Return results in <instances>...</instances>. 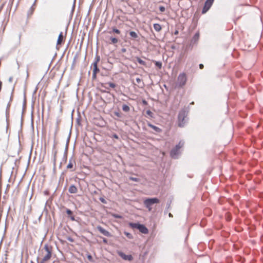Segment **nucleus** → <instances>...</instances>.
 Segmentation results:
<instances>
[{
  "label": "nucleus",
  "mask_w": 263,
  "mask_h": 263,
  "mask_svg": "<svg viewBox=\"0 0 263 263\" xmlns=\"http://www.w3.org/2000/svg\"><path fill=\"white\" fill-rule=\"evenodd\" d=\"M108 33L110 34L113 33H116L117 34H120L121 33V31L115 27L112 28L111 30L108 31Z\"/></svg>",
  "instance_id": "nucleus-17"
},
{
  "label": "nucleus",
  "mask_w": 263,
  "mask_h": 263,
  "mask_svg": "<svg viewBox=\"0 0 263 263\" xmlns=\"http://www.w3.org/2000/svg\"><path fill=\"white\" fill-rule=\"evenodd\" d=\"M100 238H102L103 239V242L105 243V244H107V242H108V240L106 238H104V237H100Z\"/></svg>",
  "instance_id": "nucleus-35"
},
{
  "label": "nucleus",
  "mask_w": 263,
  "mask_h": 263,
  "mask_svg": "<svg viewBox=\"0 0 263 263\" xmlns=\"http://www.w3.org/2000/svg\"><path fill=\"white\" fill-rule=\"evenodd\" d=\"M147 125L148 127H149L152 128L153 129H154V131L157 133H159L162 132V129L161 128H160L159 127H158L155 125H153L152 124H151L150 123H148L147 124Z\"/></svg>",
  "instance_id": "nucleus-12"
},
{
  "label": "nucleus",
  "mask_w": 263,
  "mask_h": 263,
  "mask_svg": "<svg viewBox=\"0 0 263 263\" xmlns=\"http://www.w3.org/2000/svg\"><path fill=\"white\" fill-rule=\"evenodd\" d=\"M109 39L110 40V42H109L108 43L110 44H117V43H118L119 42V39L116 37H114V36H110L109 37Z\"/></svg>",
  "instance_id": "nucleus-15"
},
{
  "label": "nucleus",
  "mask_w": 263,
  "mask_h": 263,
  "mask_svg": "<svg viewBox=\"0 0 263 263\" xmlns=\"http://www.w3.org/2000/svg\"><path fill=\"white\" fill-rule=\"evenodd\" d=\"M52 247L48 244L44 245L43 249L45 250V254L42 259L43 261H47L50 259L52 256Z\"/></svg>",
  "instance_id": "nucleus-2"
},
{
  "label": "nucleus",
  "mask_w": 263,
  "mask_h": 263,
  "mask_svg": "<svg viewBox=\"0 0 263 263\" xmlns=\"http://www.w3.org/2000/svg\"><path fill=\"white\" fill-rule=\"evenodd\" d=\"M97 229L101 234H102L104 236H107V237H111V234H110V233L108 231H107V230H105L101 226H98L97 227Z\"/></svg>",
  "instance_id": "nucleus-10"
},
{
  "label": "nucleus",
  "mask_w": 263,
  "mask_h": 263,
  "mask_svg": "<svg viewBox=\"0 0 263 263\" xmlns=\"http://www.w3.org/2000/svg\"><path fill=\"white\" fill-rule=\"evenodd\" d=\"M118 254L124 260L132 261L133 259V257L132 255H126L121 251H119Z\"/></svg>",
  "instance_id": "nucleus-9"
},
{
  "label": "nucleus",
  "mask_w": 263,
  "mask_h": 263,
  "mask_svg": "<svg viewBox=\"0 0 263 263\" xmlns=\"http://www.w3.org/2000/svg\"><path fill=\"white\" fill-rule=\"evenodd\" d=\"M67 169L70 170L71 171H74L76 169V162L75 159L72 157L69 160L66 167Z\"/></svg>",
  "instance_id": "nucleus-6"
},
{
  "label": "nucleus",
  "mask_w": 263,
  "mask_h": 263,
  "mask_svg": "<svg viewBox=\"0 0 263 263\" xmlns=\"http://www.w3.org/2000/svg\"><path fill=\"white\" fill-rule=\"evenodd\" d=\"M114 216H115V217H116V218H121V216H119V215H115Z\"/></svg>",
  "instance_id": "nucleus-45"
},
{
  "label": "nucleus",
  "mask_w": 263,
  "mask_h": 263,
  "mask_svg": "<svg viewBox=\"0 0 263 263\" xmlns=\"http://www.w3.org/2000/svg\"><path fill=\"white\" fill-rule=\"evenodd\" d=\"M57 151H55L54 153L53 158V165L54 167H55L56 165V155H57Z\"/></svg>",
  "instance_id": "nucleus-27"
},
{
  "label": "nucleus",
  "mask_w": 263,
  "mask_h": 263,
  "mask_svg": "<svg viewBox=\"0 0 263 263\" xmlns=\"http://www.w3.org/2000/svg\"><path fill=\"white\" fill-rule=\"evenodd\" d=\"M139 231L143 234H146L148 233L147 228L143 224H141L139 228Z\"/></svg>",
  "instance_id": "nucleus-13"
},
{
  "label": "nucleus",
  "mask_w": 263,
  "mask_h": 263,
  "mask_svg": "<svg viewBox=\"0 0 263 263\" xmlns=\"http://www.w3.org/2000/svg\"><path fill=\"white\" fill-rule=\"evenodd\" d=\"M93 68V73H97L100 71V69L98 67V65L96 63H92Z\"/></svg>",
  "instance_id": "nucleus-23"
},
{
  "label": "nucleus",
  "mask_w": 263,
  "mask_h": 263,
  "mask_svg": "<svg viewBox=\"0 0 263 263\" xmlns=\"http://www.w3.org/2000/svg\"><path fill=\"white\" fill-rule=\"evenodd\" d=\"M68 240H69V241H73L72 239V238H69L68 239Z\"/></svg>",
  "instance_id": "nucleus-49"
},
{
  "label": "nucleus",
  "mask_w": 263,
  "mask_h": 263,
  "mask_svg": "<svg viewBox=\"0 0 263 263\" xmlns=\"http://www.w3.org/2000/svg\"><path fill=\"white\" fill-rule=\"evenodd\" d=\"M12 95H11V96L10 97V101L7 104V108H6V115L7 118L8 117L9 114V109H10V107L11 105V102L12 101Z\"/></svg>",
  "instance_id": "nucleus-16"
},
{
  "label": "nucleus",
  "mask_w": 263,
  "mask_h": 263,
  "mask_svg": "<svg viewBox=\"0 0 263 263\" xmlns=\"http://www.w3.org/2000/svg\"><path fill=\"white\" fill-rule=\"evenodd\" d=\"M170 204H167V208L168 209V208H170Z\"/></svg>",
  "instance_id": "nucleus-50"
},
{
  "label": "nucleus",
  "mask_w": 263,
  "mask_h": 263,
  "mask_svg": "<svg viewBox=\"0 0 263 263\" xmlns=\"http://www.w3.org/2000/svg\"><path fill=\"white\" fill-rule=\"evenodd\" d=\"M155 65L158 67L159 69H161L162 67V63L159 61H156L155 63Z\"/></svg>",
  "instance_id": "nucleus-28"
},
{
  "label": "nucleus",
  "mask_w": 263,
  "mask_h": 263,
  "mask_svg": "<svg viewBox=\"0 0 263 263\" xmlns=\"http://www.w3.org/2000/svg\"><path fill=\"white\" fill-rule=\"evenodd\" d=\"M214 0H206L202 10V13H205L212 6Z\"/></svg>",
  "instance_id": "nucleus-8"
},
{
  "label": "nucleus",
  "mask_w": 263,
  "mask_h": 263,
  "mask_svg": "<svg viewBox=\"0 0 263 263\" xmlns=\"http://www.w3.org/2000/svg\"><path fill=\"white\" fill-rule=\"evenodd\" d=\"M129 180L135 181V182H138L139 181V178L133 177H129Z\"/></svg>",
  "instance_id": "nucleus-32"
},
{
  "label": "nucleus",
  "mask_w": 263,
  "mask_h": 263,
  "mask_svg": "<svg viewBox=\"0 0 263 263\" xmlns=\"http://www.w3.org/2000/svg\"><path fill=\"white\" fill-rule=\"evenodd\" d=\"M168 216H169L170 217H173V215L171 213H170L168 214Z\"/></svg>",
  "instance_id": "nucleus-46"
},
{
  "label": "nucleus",
  "mask_w": 263,
  "mask_h": 263,
  "mask_svg": "<svg viewBox=\"0 0 263 263\" xmlns=\"http://www.w3.org/2000/svg\"><path fill=\"white\" fill-rule=\"evenodd\" d=\"M187 111L186 109H181L178 115V125L180 127H183L187 121Z\"/></svg>",
  "instance_id": "nucleus-1"
},
{
  "label": "nucleus",
  "mask_w": 263,
  "mask_h": 263,
  "mask_svg": "<svg viewBox=\"0 0 263 263\" xmlns=\"http://www.w3.org/2000/svg\"><path fill=\"white\" fill-rule=\"evenodd\" d=\"M141 81V79H140L139 78H136V82H137L138 83H139Z\"/></svg>",
  "instance_id": "nucleus-39"
},
{
  "label": "nucleus",
  "mask_w": 263,
  "mask_h": 263,
  "mask_svg": "<svg viewBox=\"0 0 263 263\" xmlns=\"http://www.w3.org/2000/svg\"><path fill=\"white\" fill-rule=\"evenodd\" d=\"M63 40V33L61 32L58 37V40H57V45L61 44L62 41Z\"/></svg>",
  "instance_id": "nucleus-20"
},
{
  "label": "nucleus",
  "mask_w": 263,
  "mask_h": 263,
  "mask_svg": "<svg viewBox=\"0 0 263 263\" xmlns=\"http://www.w3.org/2000/svg\"><path fill=\"white\" fill-rule=\"evenodd\" d=\"M124 234L126 236V237L129 239H132L133 238V235L130 233L124 232Z\"/></svg>",
  "instance_id": "nucleus-29"
},
{
  "label": "nucleus",
  "mask_w": 263,
  "mask_h": 263,
  "mask_svg": "<svg viewBox=\"0 0 263 263\" xmlns=\"http://www.w3.org/2000/svg\"><path fill=\"white\" fill-rule=\"evenodd\" d=\"M214 0H206L202 10V13H205L212 6Z\"/></svg>",
  "instance_id": "nucleus-7"
},
{
  "label": "nucleus",
  "mask_w": 263,
  "mask_h": 263,
  "mask_svg": "<svg viewBox=\"0 0 263 263\" xmlns=\"http://www.w3.org/2000/svg\"><path fill=\"white\" fill-rule=\"evenodd\" d=\"M89 258H91V256L90 255L88 256Z\"/></svg>",
  "instance_id": "nucleus-51"
},
{
  "label": "nucleus",
  "mask_w": 263,
  "mask_h": 263,
  "mask_svg": "<svg viewBox=\"0 0 263 263\" xmlns=\"http://www.w3.org/2000/svg\"><path fill=\"white\" fill-rule=\"evenodd\" d=\"M114 114L118 118L122 117V114L119 111H114Z\"/></svg>",
  "instance_id": "nucleus-31"
},
{
  "label": "nucleus",
  "mask_w": 263,
  "mask_h": 263,
  "mask_svg": "<svg viewBox=\"0 0 263 263\" xmlns=\"http://www.w3.org/2000/svg\"><path fill=\"white\" fill-rule=\"evenodd\" d=\"M159 10L161 12H163L165 11V8L164 7V6H161L159 7Z\"/></svg>",
  "instance_id": "nucleus-33"
},
{
  "label": "nucleus",
  "mask_w": 263,
  "mask_h": 263,
  "mask_svg": "<svg viewBox=\"0 0 263 263\" xmlns=\"http://www.w3.org/2000/svg\"><path fill=\"white\" fill-rule=\"evenodd\" d=\"M154 28L157 32H159L162 29L161 25L157 23L154 24Z\"/></svg>",
  "instance_id": "nucleus-22"
},
{
  "label": "nucleus",
  "mask_w": 263,
  "mask_h": 263,
  "mask_svg": "<svg viewBox=\"0 0 263 263\" xmlns=\"http://www.w3.org/2000/svg\"><path fill=\"white\" fill-rule=\"evenodd\" d=\"M143 103L144 104H147V102H146V101H145V100H143Z\"/></svg>",
  "instance_id": "nucleus-47"
},
{
  "label": "nucleus",
  "mask_w": 263,
  "mask_h": 263,
  "mask_svg": "<svg viewBox=\"0 0 263 263\" xmlns=\"http://www.w3.org/2000/svg\"><path fill=\"white\" fill-rule=\"evenodd\" d=\"M136 60L137 62H138L140 64L143 65V66H146V62L145 61H144L143 60H142V59H141L140 58L136 57Z\"/></svg>",
  "instance_id": "nucleus-25"
},
{
  "label": "nucleus",
  "mask_w": 263,
  "mask_h": 263,
  "mask_svg": "<svg viewBox=\"0 0 263 263\" xmlns=\"http://www.w3.org/2000/svg\"><path fill=\"white\" fill-rule=\"evenodd\" d=\"M199 38V33L198 32H197L195 34L194 36L192 38V42L193 43H196L198 41Z\"/></svg>",
  "instance_id": "nucleus-21"
},
{
  "label": "nucleus",
  "mask_w": 263,
  "mask_h": 263,
  "mask_svg": "<svg viewBox=\"0 0 263 263\" xmlns=\"http://www.w3.org/2000/svg\"><path fill=\"white\" fill-rule=\"evenodd\" d=\"M183 144L184 142L180 141L179 143L176 145L175 147L171 150L170 154L172 158H176V156L179 154L180 148L183 146Z\"/></svg>",
  "instance_id": "nucleus-5"
},
{
  "label": "nucleus",
  "mask_w": 263,
  "mask_h": 263,
  "mask_svg": "<svg viewBox=\"0 0 263 263\" xmlns=\"http://www.w3.org/2000/svg\"><path fill=\"white\" fill-rule=\"evenodd\" d=\"M113 137L116 138V139H118L119 138V137H118V136L117 134H114L113 135Z\"/></svg>",
  "instance_id": "nucleus-41"
},
{
  "label": "nucleus",
  "mask_w": 263,
  "mask_h": 263,
  "mask_svg": "<svg viewBox=\"0 0 263 263\" xmlns=\"http://www.w3.org/2000/svg\"><path fill=\"white\" fill-rule=\"evenodd\" d=\"M100 200L101 202H102L103 203H106V201L105 199H104L103 198H100Z\"/></svg>",
  "instance_id": "nucleus-37"
},
{
  "label": "nucleus",
  "mask_w": 263,
  "mask_h": 263,
  "mask_svg": "<svg viewBox=\"0 0 263 263\" xmlns=\"http://www.w3.org/2000/svg\"><path fill=\"white\" fill-rule=\"evenodd\" d=\"M96 77H97V73H95L92 72V79H93V80L96 79Z\"/></svg>",
  "instance_id": "nucleus-38"
},
{
  "label": "nucleus",
  "mask_w": 263,
  "mask_h": 263,
  "mask_svg": "<svg viewBox=\"0 0 263 263\" xmlns=\"http://www.w3.org/2000/svg\"><path fill=\"white\" fill-rule=\"evenodd\" d=\"M66 212L69 216H70L72 214V212L70 210L68 209H66Z\"/></svg>",
  "instance_id": "nucleus-34"
},
{
  "label": "nucleus",
  "mask_w": 263,
  "mask_h": 263,
  "mask_svg": "<svg viewBox=\"0 0 263 263\" xmlns=\"http://www.w3.org/2000/svg\"><path fill=\"white\" fill-rule=\"evenodd\" d=\"M100 56L97 55L95 57V61L93 62V63H96L97 65H98V63L100 61Z\"/></svg>",
  "instance_id": "nucleus-30"
},
{
  "label": "nucleus",
  "mask_w": 263,
  "mask_h": 263,
  "mask_svg": "<svg viewBox=\"0 0 263 263\" xmlns=\"http://www.w3.org/2000/svg\"><path fill=\"white\" fill-rule=\"evenodd\" d=\"M187 78L186 74L184 72L180 73L177 78L176 86L182 87L186 84Z\"/></svg>",
  "instance_id": "nucleus-3"
},
{
  "label": "nucleus",
  "mask_w": 263,
  "mask_h": 263,
  "mask_svg": "<svg viewBox=\"0 0 263 263\" xmlns=\"http://www.w3.org/2000/svg\"><path fill=\"white\" fill-rule=\"evenodd\" d=\"M70 219L72 221H74L75 220L74 216H70Z\"/></svg>",
  "instance_id": "nucleus-42"
},
{
  "label": "nucleus",
  "mask_w": 263,
  "mask_h": 263,
  "mask_svg": "<svg viewBox=\"0 0 263 263\" xmlns=\"http://www.w3.org/2000/svg\"><path fill=\"white\" fill-rule=\"evenodd\" d=\"M159 202V200L157 198H147L144 201V204L146 208L150 211L152 210L151 206L154 203Z\"/></svg>",
  "instance_id": "nucleus-4"
},
{
  "label": "nucleus",
  "mask_w": 263,
  "mask_h": 263,
  "mask_svg": "<svg viewBox=\"0 0 263 263\" xmlns=\"http://www.w3.org/2000/svg\"><path fill=\"white\" fill-rule=\"evenodd\" d=\"M122 110L125 112H128L129 111L130 108L127 105L124 104L122 106Z\"/></svg>",
  "instance_id": "nucleus-26"
},
{
  "label": "nucleus",
  "mask_w": 263,
  "mask_h": 263,
  "mask_svg": "<svg viewBox=\"0 0 263 263\" xmlns=\"http://www.w3.org/2000/svg\"><path fill=\"white\" fill-rule=\"evenodd\" d=\"M12 80H13V78L12 77H10L9 79V81L10 82H12Z\"/></svg>",
  "instance_id": "nucleus-43"
},
{
  "label": "nucleus",
  "mask_w": 263,
  "mask_h": 263,
  "mask_svg": "<svg viewBox=\"0 0 263 263\" xmlns=\"http://www.w3.org/2000/svg\"><path fill=\"white\" fill-rule=\"evenodd\" d=\"M179 33V31L178 30H176L174 32L175 35H177Z\"/></svg>",
  "instance_id": "nucleus-44"
},
{
  "label": "nucleus",
  "mask_w": 263,
  "mask_h": 263,
  "mask_svg": "<svg viewBox=\"0 0 263 263\" xmlns=\"http://www.w3.org/2000/svg\"><path fill=\"white\" fill-rule=\"evenodd\" d=\"M146 114L150 116L151 117H152V115H153V113L151 111H150L149 110H148L146 111Z\"/></svg>",
  "instance_id": "nucleus-36"
},
{
  "label": "nucleus",
  "mask_w": 263,
  "mask_h": 263,
  "mask_svg": "<svg viewBox=\"0 0 263 263\" xmlns=\"http://www.w3.org/2000/svg\"><path fill=\"white\" fill-rule=\"evenodd\" d=\"M68 192L71 194H76L78 192V189L74 185H71L69 187Z\"/></svg>",
  "instance_id": "nucleus-14"
},
{
  "label": "nucleus",
  "mask_w": 263,
  "mask_h": 263,
  "mask_svg": "<svg viewBox=\"0 0 263 263\" xmlns=\"http://www.w3.org/2000/svg\"><path fill=\"white\" fill-rule=\"evenodd\" d=\"M122 51L123 52H125V51H126V49H125V48H123V49H122Z\"/></svg>",
  "instance_id": "nucleus-48"
},
{
  "label": "nucleus",
  "mask_w": 263,
  "mask_h": 263,
  "mask_svg": "<svg viewBox=\"0 0 263 263\" xmlns=\"http://www.w3.org/2000/svg\"><path fill=\"white\" fill-rule=\"evenodd\" d=\"M129 226L133 228V229H139V228L140 227V226L141 225V224L140 223H132V222H130L129 223Z\"/></svg>",
  "instance_id": "nucleus-19"
},
{
  "label": "nucleus",
  "mask_w": 263,
  "mask_h": 263,
  "mask_svg": "<svg viewBox=\"0 0 263 263\" xmlns=\"http://www.w3.org/2000/svg\"><path fill=\"white\" fill-rule=\"evenodd\" d=\"M34 10H35V3L33 4V5L30 8L29 10H28V16H31L33 14Z\"/></svg>",
  "instance_id": "nucleus-18"
},
{
  "label": "nucleus",
  "mask_w": 263,
  "mask_h": 263,
  "mask_svg": "<svg viewBox=\"0 0 263 263\" xmlns=\"http://www.w3.org/2000/svg\"><path fill=\"white\" fill-rule=\"evenodd\" d=\"M129 33L130 37L133 39H137L138 37V35L137 33L135 31H130Z\"/></svg>",
  "instance_id": "nucleus-24"
},
{
  "label": "nucleus",
  "mask_w": 263,
  "mask_h": 263,
  "mask_svg": "<svg viewBox=\"0 0 263 263\" xmlns=\"http://www.w3.org/2000/svg\"><path fill=\"white\" fill-rule=\"evenodd\" d=\"M101 86L104 87L107 89H109V87H111L112 88H114L115 87H116V84L112 82H107L101 84Z\"/></svg>",
  "instance_id": "nucleus-11"
},
{
  "label": "nucleus",
  "mask_w": 263,
  "mask_h": 263,
  "mask_svg": "<svg viewBox=\"0 0 263 263\" xmlns=\"http://www.w3.org/2000/svg\"><path fill=\"white\" fill-rule=\"evenodd\" d=\"M199 66L200 69H203L204 67V66L202 64H200Z\"/></svg>",
  "instance_id": "nucleus-40"
}]
</instances>
